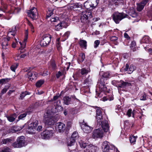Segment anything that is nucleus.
<instances>
[{
  "label": "nucleus",
  "instance_id": "obj_1",
  "mask_svg": "<svg viewBox=\"0 0 152 152\" xmlns=\"http://www.w3.org/2000/svg\"><path fill=\"white\" fill-rule=\"evenodd\" d=\"M96 119L97 123L99 124L103 129L104 132H107L109 129V124L108 121L105 120H101L102 119V113L101 109L100 108H98L96 110Z\"/></svg>",
  "mask_w": 152,
  "mask_h": 152
},
{
  "label": "nucleus",
  "instance_id": "obj_2",
  "mask_svg": "<svg viewBox=\"0 0 152 152\" xmlns=\"http://www.w3.org/2000/svg\"><path fill=\"white\" fill-rule=\"evenodd\" d=\"M109 73L108 72L104 73L102 75L101 78L98 81L97 86L99 87V89L101 91H107V88L104 82L105 80H107L108 78Z\"/></svg>",
  "mask_w": 152,
  "mask_h": 152
},
{
  "label": "nucleus",
  "instance_id": "obj_3",
  "mask_svg": "<svg viewBox=\"0 0 152 152\" xmlns=\"http://www.w3.org/2000/svg\"><path fill=\"white\" fill-rule=\"evenodd\" d=\"M51 36L49 34L43 35L40 41V44L42 46H48L51 41Z\"/></svg>",
  "mask_w": 152,
  "mask_h": 152
},
{
  "label": "nucleus",
  "instance_id": "obj_4",
  "mask_svg": "<svg viewBox=\"0 0 152 152\" xmlns=\"http://www.w3.org/2000/svg\"><path fill=\"white\" fill-rule=\"evenodd\" d=\"M127 15L123 12H116L113 15V19L116 23H118L123 19L126 18Z\"/></svg>",
  "mask_w": 152,
  "mask_h": 152
},
{
  "label": "nucleus",
  "instance_id": "obj_5",
  "mask_svg": "<svg viewBox=\"0 0 152 152\" xmlns=\"http://www.w3.org/2000/svg\"><path fill=\"white\" fill-rule=\"evenodd\" d=\"M25 138L23 136L18 137L17 140V142L13 144V146L15 148H20L25 145Z\"/></svg>",
  "mask_w": 152,
  "mask_h": 152
},
{
  "label": "nucleus",
  "instance_id": "obj_6",
  "mask_svg": "<svg viewBox=\"0 0 152 152\" xmlns=\"http://www.w3.org/2000/svg\"><path fill=\"white\" fill-rule=\"evenodd\" d=\"M88 18H92L91 12L85 10L83 11L80 14V20L82 22H85Z\"/></svg>",
  "mask_w": 152,
  "mask_h": 152
},
{
  "label": "nucleus",
  "instance_id": "obj_7",
  "mask_svg": "<svg viewBox=\"0 0 152 152\" xmlns=\"http://www.w3.org/2000/svg\"><path fill=\"white\" fill-rule=\"evenodd\" d=\"M92 134V137L94 138H102L104 135V132L101 129H98L94 130Z\"/></svg>",
  "mask_w": 152,
  "mask_h": 152
},
{
  "label": "nucleus",
  "instance_id": "obj_8",
  "mask_svg": "<svg viewBox=\"0 0 152 152\" xmlns=\"http://www.w3.org/2000/svg\"><path fill=\"white\" fill-rule=\"evenodd\" d=\"M98 1H93L91 2L90 1H87L84 4V6L87 9L91 7L94 8L97 5Z\"/></svg>",
  "mask_w": 152,
  "mask_h": 152
},
{
  "label": "nucleus",
  "instance_id": "obj_9",
  "mask_svg": "<svg viewBox=\"0 0 152 152\" xmlns=\"http://www.w3.org/2000/svg\"><path fill=\"white\" fill-rule=\"evenodd\" d=\"M44 117V121L46 126L51 125L54 124L55 121L53 120V117L49 116L48 112Z\"/></svg>",
  "mask_w": 152,
  "mask_h": 152
},
{
  "label": "nucleus",
  "instance_id": "obj_10",
  "mask_svg": "<svg viewBox=\"0 0 152 152\" xmlns=\"http://www.w3.org/2000/svg\"><path fill=\"white\" fill-rule=\"evenodd\" d=\"M28 16L32 19H34L37 18V10L35 7H33L27 12Z\"/></svg>",
  "mask_w": 152,
  "mask_h": 152
},
{
  "label": "nucleus",
  "instance_id": "obj_11",
  "mask_svg": "<svg viewBox=\"0 0 152 152\" xmlns=\"http://www.w3.org/2000/svg\"><path fill=\"white\" fill-rule=\"evenodd\" d=\"M80 126L84 132L87 133L90 132L92 130V128L84 121L81 124Z\"/></svg>",
  "mask_w": 152,
  "mask_h": 152
},
{
  "label": "nucleus",
  "instance_id": "obj_12",
  "mask_svg": "<svg viewBox=\"0 0 152 152\" xmlns=\"http://www.w3.org/2000/svg\"><path fill=\"white\" fill-rule=\"evenodd\" d=\"M38 122L37 121H36L34 122L31 123L28 126V131L31 133L34 132L36 130V127L37 126Z\"/></svg>",
  "mask_w": 152,
  "mask_h": 152
},
{
  "label": "nucleus",
  "instance_id": "obj_13",
  "mask_svg": "<svg viewBox=\"0 0 152 152\" xmlns=\"http://www.w3.org/2000/svg\"><path fill=\"white\" fill-rule=\"evenodd\" d=\"M53 132V130H46L42 133V138L44 139H49L52 136Z\"/></svg>",
  "mask_w": 152,
  "mask_h": 152
},
{
  "label": "nucleus",
  "instance_id": "obj_14",
  "mask_svg": "<svg viewBox=\"0 0 152 152\" xmlns=\"http://www.w3.org/2000/svg\"><path fill=\"white\" fill-rule=\"evenodd\" d=\"M65 125L61 122H58L56 124V129L58 130L59 132H63L65 129Z\"/></svg>",
  "mask_w": 152,
  "mask_h": 152
},
{
  "label": "nucleus",
  "instance_id": "obj_15",
  "mask_svg": "<svg viewBox=\"0 0 152 152\" xmlns=\"http://www.w3.org/2000/svg\"><path fill=\"white\" fill-rule=\"evenodd\" d=\"M29 70L28 71H29ZM27 75L28 76V78L29 79V80L32 81L34 79H36L37 74V73L35 72H32L28 71L27 73Z\"/></svg>",
  "mask_w": 152,
  "mask_h": 152
},
{
  "label": "nucleus",
  "instance_id": "obj_16",
  "mask_svg": "<svg viewBox=\"0 0 152 152\" xmlns=\"http://www.w3.org/2000/svg\"><path fill=\"white\" fill-rule=\"evenodd\" d=\"M103 152H109L110 148L109 143L107 141L104 142L102 146Z\"/></svg>",
  "mask_w": 152,
  "mask_h": 152
},
{
  "label": "nucleus",
  "instance_id": "obj_17",
  "mask_svg": "<svg viewBox=\"0 0 152 152\" xmlns=\"http://www.w3.org/2000/svg\"><path fill=\"white\" fill-rule=\"evenodd\" d=\"M28 38V31L26 30L25 33V38L23 42V44L20 42L19 43L21 45V47L20 48V49L23 50L25 47L26 44V42Z\"/></svg>",
  "mask_w": 152,
  "mask_h": 152
},
{
  "label": "nucleus",
  "instance_id": "obj_18",
  "mask_svg": "<svg viewBox=\"0 0 152 152\" xmlns=\"http://www.w3.org/2000/svg\"><path fill=\"white\" fill-rule=\"evenodd\" d=\"M147 3V1H142L141 2L137 4V10L139 11L142 10Z\"/></svg>",
  "mask_w": 152,
  "mask_h": 152
},
{
  "label": "nucleus",
  "instance_id": "obj_19",
  "mask_svg": "<svg viewBox=\"0 0 152 152\" xmlns=\"http://www.w3.org/2000/svg\"><path fill=\"white\" fill-rule=\"evenodd\" d=\"M96 147L90 144L87 146L86 150L87 152H96Z\"/></svg>",
  "mask_w": 152,
  "mask_h": 152
},
{
  "label": "nucleus",
  "instance_id": "obj_20",
  "mask_svg": "<svg viewBox=\"0 0 152 152\" xmlns=\"http://www.w3.org/2000/svg\"><path fill=\"white\" fill-rule=\"evenodd\" d=\"M131 86L130 83L127 82H125L122 80H121L120 81L119 87L124 88L126 87L129 86Z\"/></svg>",
  "mask_w": 152,
  "mask_h": 152
},
{
  "label": "nucleus",
  "instance_id": "obj_21",
  "mask_svg": "<svg viewBox=\"0 0 152 152\" xmlns=\"http://www.w3.org/2000/svg\"><path fill=\"white\" fill-rule=\"evenodd\" d=\"M79 44L81 48L86 49L87 45L86 41L84 40L80 39L79 41Z\"/></svg>",
  "mask_w": 152,
  "mask_h": 152
},
{
  "label": "nucleus",
  "instance_id": "obj_22",
  "mask_svg": "<svg viewBox=\"0 0 152 152\" xmlns=\"http://www.w3.org/2000/svg\"><path fill=\"white\" fill-rule=\"evenodd\" d=\"M139 97L141 100H145L146 99V96L144 92H140L138 94Z\"/></svg>",
  "mask_w": 152,
  "mask_h": 152
},
{
  "label": "nucleus",
  "instance_id": "obj_23",
  "mask_svg": "<svg viewBox=\"0 0 152 152\" xmlns=\"http://www.w3.org/2000/svg\"><path fill=\"white\" fill-rule=\"evenodd\" d=\"M64 103L66 105H68L70 104L71 99L68 96H65L63 98Z\"/></svg>",
  "mask_w": 152,
  "mask_h": 152
},
{
  "label": "nucleus",
  "instance_id": "obj_24",
  "mask_svg": "<svg viewBox=\"0 0 152 152\" xmlns=\"http://www.w3.org/2000/svg\"><path fill=\"white\" fill-rule=\"evenodd\" d=\"M60 101H57V103L56 104H54L55 109L57 111H60L62 109V108L60 105Z\"/></svg>",
  "mask_w": 152,
  "mask_h": 152
},
{
  "label": "nucleus",
  "instance_id": "obj_25",
  "mask_svg": "<svg viewBox=\"0 0 152 152\" xmlns=\"http://www.w3.org/2000/svg\"><path fill=\"white\" fill-rule=\"evenodd\" d=\"M17 116L15 114H14L12 115L7 116V119L9 121L12 122L15 120Z\"/></svg>",
  "mask_w": 152,
  "mask_h": 152
},
{
  "label": "nucleus",
  "instance_id": "obj_26",
  "mask_svg": "<svg viewBox=\"0 0 152 152\" xmlns=\"http://www.w3.org/2000/svg\"><path fill=\"white\" fill-rule=\"evenodd\" d=\"M90 69H86L85 68H83L81 70L80 73L82 75H85L90 72Z\"/></svg>",
  "mask_w": 152,
  "mask_h": 152
},
{
  "label": "nucleus",
  "instance_id": "obj_27",
  "mask_svg": "<svg viewBox=\"0 0 152 152\" xmlns=\"http://www.w3.org/2000/svg\"><path fill=\"white\" fill-rule=\"evenodd\" d=\"M150 41V39L149 37L145 36L142 38L141 42L143 43H148Z\"/></svg>",
  "mask_w": 152,
  "mask_h": 152
},
{
  "label": "nucleus",
  "instance_id": "obj_28",
  "mask_svg": "<svg viewBox=\"0 0 152 152\" xmlns=\"http://www.w3.org/2000/svg\"><path fill=\"white\" fill-rule=\"evenodd\" d=\"M54 10L50 8H48V11L47 12V14L46 15V18L50 17L53 14V11Z\"/></svg>",
  "mask_w": 152,
  "mask_h": 152
},
{
  "label": "nucleus",
  "instance_id": "obj_29",
  "mask_svg": "<svg viewBox=\"0 0 152 152\" xmlns=\"http://www.w3.org/2000/svg\"><path fill=\"white\" fill-rule=\"evenodd\" d=\"M12 141V140L10 138H7L6 139H4L2 140L1 142L3 144H9L10 143H11Z\"/></svg>",
  "mask_w": 152,
  "mask_h": 152
},
{
  "label": "nucleus",
  "instance_id": "obj_30",
  "mask_svg": "<svg viewBox=\"0 0 152 152\" xmlns=\"http://www.w3.org/2000/svg\"><path fill=\"white\" fill-rule=\"evenodd\" d=\"M129 15L133 17H135L137 16V13L136 12L134 9L133 8L130 10L129 12Z\"/></svg>",
  "mask_w": 152,
  "mask_h": 152
},
{
  "label": "nucleus",
  "instance_id": "obj_31",
  "mask_svg": "<svg viewBox=\"0 0 152 152\" xmlns=\"http://www.w3.org/2000/svg\"><path fill=\"white\" fill-rule=\"evenodd\" d=\"M79 137V136L78 133L76 132H74L72 134L71 138L72 139H74V140H76L78 139Z\"/></svg>",
  "mask_w": 152,
  "mask_h": 152
},
{
  "label": "nucleus",
  "instance_id": "obj_32",
  "mask_svg": "<svg viewBox=\"0 0 152 152\" xmlns=\"http://www.w3.org/2000/svg\"><path fill=\"white\" fill-rule=\"evenodd\" d=\"M10 80V78H6L2 79L0 80V84L2 85L3 84H6Z\"/></svg>",
  "mask_w": 152,
  "mask_h": 152
},
{
  "label": "nucleus",
  "instance_id": "obj_33",
  "mask_svg": "<svg viewBox=\"0 0 152 152\" xmlns=\"http://www.w3.org/2000/svg\"><path fill=\"white\" fill-rule=\"evenodd\" d=\"M85 58V55L83 53H82L79 55L78 60L80 62H82L84 60Z\"/></svg>",
  "mask_w": 152,
  "mask_h": 152
},
{
  "label": "nucleus",
  "instance_id": "obj_34",
  "mask_svg": "<svg viewBox=\"0 0 152 152\" xmlns=\"http://www.w3.org/2000/svg\"><path fill=\"white\" fill-rule=\"evenodd\" d=\"M10 87V85L5 86L4 88L2 89L1 92V95H2L3 94L5 93Z\"/></svg>",
  "mask_w": 152,
  "mask_h": 152
},
{
  "label": "nucleus",
  "instance_id": "obj_35",
  "mask_svg": "<svg viewBox=\"0 0 152 152\" xmlns=\"http://www.w3.org/2000/svg\"><path fill=\"white\" fill-rule=\"evenodd\" d=\"M8 43L5 42H3L2 44V49L3 50V52L4 50H6V51H7V50H8Z\"/></svg>",
  "mask_w": 152,
  "mask_h": 152
},
{
  "label": "nucleus",
  "instance_id": "obj_36",
  "mask_svg": "<svg viewBox=\"0 0 152 152\" xmlns=\"http://www.w3.org/2000/svg\"><path fill=\"white\" fill-rule=\"evenodd\" d=\"M15 27H14V29H13L12 28L11 31H10L8 33L7 37H11L12 36H14L15 35Z\"/></svg>",
  "mask_w": 152,
  "mask_h": 152
},
{
  "label": "nucleus",
  "instance_id": "obj_37",
  "mask_svg": "<svg viewBox=\"0 0 152 152\" xmlns=\"http://www.w3.org/2000/svg\"><path fill=\"white\" fill-rule=\"evenodd\" d=\"M136 69V67L135 66H133V65H131L129 68L128 74H130L132 73Z\"/></svg>",
  "mask_w": 152,
  "mask_h": 152
},
{
  "label": "nucleus",
  "instance_id": "obj_38",
  "mask_svg": "<svg viewBox=\"0 0 152 152\" xmlns=\"http://www.w3.org/2000/svg\"><path fill=\"white\" fill-rule=\"evenodd\" d=\"M110 40L113 42H115L114 44L115 45H117L118 43L117 41L118 39V38L116 36H112L110 37Z\"/></svg>",
  "mask_w": 152,
  "mask_h": 152
},
{
  "label": "nucleus",
  "instance_id": "obj_39",
  "mask_svg": "<svg viewBox=\"0 0 152 152\" xmlns=\"http://www.w3.org/2000/svg\"><path fill=\"white\" fill-rule=\"evenodd\" d=\"M72 6H71V7H72V8H80L81 7H82V4H79L78 3H76L75 4H73L72 5Z\"/></svg>",
  "mask_w": 152,
  "mask_h": 152
},
{
  "label": "nucleus",
  "instance_id": "obj_40",
  "mask_svg": "<svg viewBox=\"0 0 152 152\" xmlns=\"http://www.w3.org/2000/svg\"><path fill=\"white\" fill-rule=\"evenodd\" d=\"M75 140L74 139H72V138H70V140L68 141L67 145L68 146H71L74 145Z\"/></svg>",
  "mask_w": 152,
  "mask_h": 152
},
{
  "label": "nucleus",
  "instance_id": "obj_41",
  "mask_svg": "<svg viewBox=\"0 0 152 152\" xmlns=\"http://www.w3.org/2000/svg\"><path fill=\"white\" fill-rule=\"evenodd\" d=\"M136 136H132L130 137V141L131 143L133 144H134L136 141V139L137 138Z\"/></svg>",
  "mask_w": 152,
  "mask_h": 152
},
{
  "label": "nucleus",
  "instance_id": "obj_42",
  "mask_svg": "<svg viewBox=\"0 0 152 152\" xmlns=\"http://www.w3.org/2000/svg\"><path fill=\"white\" fill-rule=\"evenodd\" d=\"M62 24V23H61L56 26L55 29L57 31H58L61 29L63 27Z\"/></svg>",
  "mask_w": 152,
  "mask_h": 152
},
{
  "label": "nucleus",
  "instance_id": "obj_43",
  "mask_svg": "<svg viewBox=\"0 0 152 152\" xmlns=\"http://www.w3.org/2000/svg\"><path fill=\"white\" fill-rule=\"evenodd\" d=\"M30 94V93L28 92H27L26 91L25 92H22V93H21L20 95V97L21 99H22L26 95H29Z\"/></svg>",
  "mask_w": 152,
  "mask_h": 152
},
{
  "label": "nucleus",
  "instance_id": "obj_44",
  "mask_svg": "<svg viewBox=\"0 0 152 152\" xmlns=\"http://www.w3.org/2000/svg\"><path fill=\"white\" fill-rule=\"evenodd\" d=\"M25 125H25H24L20 126H15V127H13V128L15 129L14 130H15V131L16 132H18V131L20 130L23 128Z\"/></svg>",
  "mask_w": 152,
  "mask_h": 152
},
{
  "label": "nucleus",
  "instance_id": "obj_45",
  "mask_svg": "<svg viewBox=\"0 0 152 152\" xmlns=\"http://www.w3.org/2000/svg\"><path fill=\"white\" fill-rule=\"evenodd\" d=\"M43 80H40L37 81L36 84V86L37 87H39L44 83Z\"/></svg>",
  "mask_w": 152,
  "mask_h": 152
},
{
  "label": "nucleus",
  "instance_id": "obj_46",
  "mask_svg": "<svg viewBox=\"0 0 152 152\" xmlns=\"http://www.w3.org/2000/svg\"><path fill=\"white\" fill-rule=\"evenodd\" d=\"M92 81V80L90 76H89L84 81L85 83L86 84H91Z\"/></svg>",
  "mask_w": 152,
  "mask_h": 152
},
{
  "label": "nucleus",
  "instance_id": "obj_47",
  "mask_svg": "<svg viewBox=\"0 0 152 152\" xmlns=\"http://www.w3.org/2000/svg\"><path fill=\"white\" fill-rule=\"evenodd\" d=\"M18 66V64L17 63L14 64L11 66L10 69L12 71L15 72V69L17 68Z\"/></svg>",
  "mask_w": 152,
  "mask_h": 152
},
{
  "label": "nucleus",
  "instance_id": "obj_48",
  "mask_svg": "<svg viewBox=\"0 0 152 152\" xmlns=\"http://www.w3.org/2000/svg\"><path fill=\"white\" fill-rule=\"evenodd\" d=\"M120 81L113 80L112 82V84L114 86L119 87Z\"/></svg>",
  "mask_w": 152,
  "mask_h": 152
},
{
  "label": "nucleus",
  "instance_id": "obj_49",
  "mask_svg": "<svg viewBox=\"0 0 152 152\" xmlns=\"http://www.w3.org/2000/svg\"><path fill=\"white\" fill-rule=\"evenodd\" d=\"M80 144L81 148H87V146L88 145H87V143L84 142L82 141H81V142H80Z\"/></svg>",
  "mask_w": 152,
  "mask_h": 152
},
{
  "label": "nucleus",
  "instance_id": "obj_50",
  "mask_svg": "<svg viewBox=\"0 0 152 152\" xmlns=\"http://www.w3.org/2000/svg\"><path fill=\"white\" fill-rule=\"evenodd\" d=\"M27 115L26 113H24L20 115L18 117V119L19 120L20 119H23V118L25 117Z\"/></svg>",
  "mask_w": 152,
  "mask_h": 152
},
{
  "label": "nucleus",
  "instance_id": "obj_51",
  "mask_svg": "<svg viewBox=\"0 0 152 152\" xmlns=\"http://www.w3.org/2000/svg\"><path fill=\"white\" fill-rule=\"evenodd\" d=\"M0 3L1 4V7H3L5 9H6L7 7V5L2 1H0Z\"/></svg>",
  "mask_w": 152,
  "mask_h": 152
},
{
  "label": "nucleus",
  "instance_id": "obj_52",
  "mask_svg": "<svg viewBox=\"0 0 152 152\" xmlns=\"http://www.w3.org/2000/svg\"><path fill=\"white\" fill-rule=\"evenodd\" d=\"M122 70H124V72L127 71V73H128V71L129 70V65L128 64H126L125 67L124 68H122L121 69Z\"/></svg>",
  "mask_w": 152,
  "mask_h": 152
},
{
  "label": "nucleus",
  "instance_id": "obj_53",
  "mask_svg": "<svg viewBox=\"0 0 152 152\" xmlns=\"http://www.w3.org/2000/svg\"><path fill=\"white\" fill-rule=\"evenodd\" d=\"M28 24L29 26L30 27L31 29V31L33 32H34V27L33 26V25L29 21L28 22Z\"/></svg>",
  "mask_w": 152,
  "mask_h": 152
},
{
  "label": "nucleus",
  "instance_id": "obj_54",
  "mask_svg": "<svg viewBox=\"0 0 152 152\" xmlns=\"http://www.w3.org/2000/svg\"><path fill=\"white\" fill-rule=\"evenodd\" d=\"M100 43V41L99 40H97L95 41L94 42V47L95 48H97Z\"/></svg>",
  "mask_w": 152,
  "mask_h": 152
},
{
  "label": "nucleus",
  "instance_id": "obj_55",
  "mask_svg": "<svg viewBox=\"0 0 152 152\" xmlns=\"http://www.w3.org/2000/svg\"><path fill=\"white\" fill-rule=\"evenodd\" d=\"M51 66L53 69H55L56 68V65L54 61H52L51 63Z\"/></svg>",
  "mask_w": 152,
  "mask_h": 152
},
{
  "label": "nucleus",
  "instance_id": "obj_56",
  "mask_svg": "<svg viewBox=\"0 0 152 152\" xmlns=\"http://www.w3.org/2000/svg\"><path fill=\"white\" fill-rule=\"evenodd\" d=\"M58 18L57 17L52 18L50 19V21L51 22H55L58 20Z\"/></svg>",
  "mask_w": 152,
  "mask_h": 152
},
{
  "label": "nucleus",
  "instance_id": "obj_57",
  "mask_svg": "<svg viewBox=\"0 0 152 152\" xmlns=\"http://www.w3.org/2000/svg\"><path fill=\"white\" fill-rule=\"evenodd\" d=\"M132 113V110L129 109L127 111V115L129 117H130L131 116V115Z\"/></svg>",
  "mask_w": 152,
  "mask_h": 152
},
{
  "label": "nucleus",
  "instance_id": "obj_58",
  "mask_svg": "<svg viewBox=\"0 0 152 152\" xmlns=\"http://www.w3.org/2000/svg\"><path fill=\"white\" fill-rule=\"evenodd\" d=\"M10 151V149L8 148L2 150L0 152H9Z\"/></svg>",
  "mask_w": 152,
  "mask_h": 152
},
{
  "label": "nucleus",
  "instance_id": "obj_59",
  "mask_svg": "<svg viewBox=\"0 0 152 152\" xmlns=\"http://www.w3.org/2000/svg\"><path fill=\"white\" fill-rule=\"evenodd\" d=\"M20 9L18 8H15L14 10V13H17L19 12L20 11Z\"/></svg>",
  "mask_w": 152,
  "mask_h": 152
},
{
  "label": "nucleus",
  "instance_id": "obj_60",
  "mask_svg": "<svg viewBox=\"0 0 152 152\" xmlns=\"http://www.w3.org/2000/svg\"><path fill=\"white\" fill-rule=\"evenodd\" d=\"M124 36L125 38H126L127 39H130V37H129L128 34L126 33H124Z\"/></svg>",
  "mask_w": 152,
  "mask_h": 152
},
{
  "label": "nucleus",
  "instance_id": "obj_61",
  "mask_svg": "<svg viewBox=\"0 0 152 152\" xmlns=\"http://www.w3.org/2000/svg\"><path fill=\"white\" fill-rule=\"evenodd\" d=\"M59 97V96H53V99H52L51 101H56V100L58 99Z\"/></svg>",
  "mask_w": 152,
  "mask_h": 152
},
{
  "label": "nucleus",
  "instance_id": "obj_62",
  "mask_svg": "<svg viewBox=\"0 0 152 152\" xmlns=\"http://www.w3.org/2000/svg\"><path fill=\"white\" fill-rule=\"evenodd\" d=\"M42 128V126H39L37 128H36V130L38 131L39 132L41 131Z\"/></svg>",
  "mask_w": 152,
  "mask_h": 152
},
{
  "label": "nucleus",
  "instance_id": "obj_63",
  "mask_svg": "<svg viewBox=\"0 0 152 152\" xmlns=\"http://www.w3.org/2000/svg\"><path fill=\"white\" fill-rule=\"evenodd\" d=\"M61 72L59 71L58 72V73L56 74V77L57 78H59V77L61 76Z\"/></svg>",
  "mask_w": 152,
  "mask_h": 152
},
{
  "label": "nucleus",
  "instance_id": "obj_64",
  "mask_svg": "<svg viewBox=\"0 0 152 152\" xmlns=\"http://www.w3.org/2000/svg\"><path fill=\"white\" fill-rule=\"evenodd\" d=\"M136 45V43L134 41H132L131 45L130 47L133 48Z\"/></svg>",
  "mask_w": 152,
  "mask_h": 152
}]
</instances>
